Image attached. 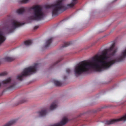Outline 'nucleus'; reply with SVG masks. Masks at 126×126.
Returning a JSON list of instances; mask_svg holds the SVG:
<instances>
[{
	"instance_id": "obj_1",
	"label": "nucleus",
	"mask_w": 126,
	"mask_h": 126,
	"mask_svg": "<svg viewBox=\"0 0 126 126\" xmlns=\"http://www.w3.org/2000/svg\"><path fill=\"white\" fill-rule=\"evenodd\" d=\"M115 46V43H113L110 48L104 50L100 56L96 55L93 57L92 61H84L80 63L75 67L74 72L75 75L77 76H79L91 69L100 72L104 69L109 68L116 62L123 61L126 56V49L115 59L108 60L110 56L113 55L116 51Z\"/></svg>"
},
{
	"instance_id": "obj_2",
	"label": "nucleus",
	"mask_w": 126,
	"mask_h": 126,
	"mask_svg": "<svg viewBox=\"0 0 126 126\" xmlns=\"http://www.w3.org/2000/svg\"><path fill=\"white\" fill-rule=\"evenodd\" d=\"M62 2V0H58L54 4L46 6V8H51L52 16H57L59 14L60 12L63 11L66 9Z\"/></svg>"
},
{
	"instance_id": "obj_3",
	"label": "nucleus",
	"mask_w": 126,
	"mask_h": 126,
	"mask_svg": "<svg viewBox=\"0 0 126 126\" xmlns=\"http://www.w3.org/2000/svg\"><path fill=\"white\" fill-rule=\"evenodd\" d=\"M33 10L32 15L29 17L30 19L39 21L43 19L45 15L42 8L39 5H36L31 8Z\"/></svg>"
},
{
	"instance_id": "obj_4",
	"label": "nucleus",
	"mask_w": 126,
	"mask_h": 126,
	"mask_svg": "<svg viewBox=\"0 0 126 126\" xmlns=\"http://www.w3.org/2000/svg\"><path fill=\"white\" fill-rule=\"evenodd\" d=\"M38 63H36L33 66L25 68L23 70L21 75L17 76V79L21 81L24 77L28 76L32 73H35L38 67Z\"/></svg>"
},
{
	"instance_id": "obj_5",
	"label": "nucleus",
	"mask_w": 126,
	"mask_h": 126,
	"mask_svg": "<svg viewBox=\"0 0 126 126\" xmlns=\"http://www.w3.org/2000/svg\"><path fill=\"white\" fill-rule=\"evenodd\" d=\"M24 23H21L14 19L11 20V26L9 27L8 29L10 33L13 32L17 28L23 25Z\"/></svg>"
},
{
	"instance_id": "obj_6",
	"label": "nucleus",
	"mask_w": 126,
	"mask_h": 126,
	"mask_svg": "<svg viewBox=\"0 0 126 126\" xmlns=\"http://www.w3.org/2000/svg\"><path fill=\"white\" fill-rule=\"evenodd\" d=\"M2 83L4 84L8 85V86L7 87V89L8 90H11L14 89L16 85V83L15 82L12 83L10 78H9L3 80Z\"/></svg>"
},
{
	"instance_id": "obj_7",
	"label": "nucleus",
	"mask_w": 126,
	"mask_h": 126,
	"mask_svg": "<svg viewBox=\"0 0 126 126\" xmlns=\"http://www.w3.org/2000/svg\"><path fill=\"white\" fill-rule=\"evenodd\" d=\"M126 121V114L122 117L118 119H113L111 120H108L105 123V125H108L114 124L117 122L121 121Z\"/></svg>"
},
{
	"instance_id": "obj_8",
	"label": "nucleus",
	"mask_w": 126,
	"mask_h": 126,
	"mask_svg": "<svg viewBox=\"0 0 126 126\" xmlns=\"http://www.w3.org/2000/svg\"><path fill=\"white\" fill-rule=\"evenodd\" d=\"M68 121V119L66 118H64L61 122L59 123L55 124L50 126H63L65 125Z\"/></svg>"
},
{
	"instance_id": "obj_9",
	"label": "nucleus",
	"mask_w": 126,
	"mask_h": 126,
	"mask_svg": "<svg viewBox=\"0 0 126 126\" xmlns=\"http://www.w3.org/2000/svg\"><path fill=\"white\" fill-rule=\"evenodd\" d=\"M6 37L2 32L0 31V45L6 40Z\"/></svg>"
},
{
	"instance_id": "obj_10",
	"label": "nucleus",
	"mask_w": 126,
	"mask_h": 126,
	"mask_svg": "<svg viewBox=\"0 0 126 126\" xmlns=\"http://www.w3.org/2000/svg\"><path fill=\"white\" fill-rule=\"evenodd\" d=\"M53 39V37H51L47 40L46 42V45L45 46V48L48 47L52 42Z\"/></svg>"
},
{
	"instance_id": "obj_11",
	"label": "nucleus",
	"mask_w": 126,
	"mask_h": 126,
	"mask_svg": "<svg viewBox=\"0 0 126 126\" xmlns=\"http://www.w3.org/2000/svg\"><path fill=\"white\" fill-rule=\"evenodd\" d=\"M47 112V110L46 109H43L41 111L38 112V113L40 116H43L46 115Z\"/></svg>"
},
{
	"instance_id": "obj_12",
	"label": "nucleus",
	"mask_w": 126,
	"mask_h": 126,
	"mask_svg": "<svg viewBox=\"0 0 126 126\" xmlns=\"http://www.w3.org/2000/svg\"><path fill=\"white\" fill-rule=\"evenodd\" d=\"M57 102L55 101L53 102L51 105L50 107V110H52L57 107Z\"/></svg>"
},
{
	"instance_id": "obj_13",
	"label": "nucleus",
	"mask_w": 126,
	"mask_h": 126,
	"mask_svg": "<svg viewBox=\"0 0 126 126\" xmlns=\"http://www.w3.org/2000/svg\"><path fill=\"white\" fill-rule=\"evenodd\" d=\"M3 59L5 61L10 62L14 61L15 58L13 57H6L4 58Z\"/></svg>"
},
{
	"instance_id": "obj_14",
	"label": "nucleus",
	"mask_w": 126,
	"mask_h": 126,
	"mask_svg": "<svg viewBox=\"0 0 126 126\" xmlns=\"http://www.w3.org/2000/svg\"><path fill=\"white\" fill-rule=\"evenodd\" d=\"M77 0H72L73 2L70 4H68L67 6L68 8L73 7L77 3Z\"/></svg>"
},
{
	"instance_id": "obj_15",
	"label": "nucleus",
	"mask_w": 126,
	"mask_h": 126,
	"mask_svg": "<svg viewBox=\"0 0 126 126\" xmlns=\"http://www.w3.org/2000/svg\"><path fill=\"white\" fill-rule=\"evenodd\" d=\"M25 11V8H20L16 11L17 13L18 14H21L24 13Z\"/></svg>"
},
{
	"instance_id": "obj_16",
	"label": "nucleus",
	"mask_w": 126,
	"mask_h": 126,
	"mask_svg": "<svg viewBox=\"0 0 126 126\" xmlns=\"http://www.w3.org/2000/svg\"><path fill=\"white\" fill-rule=\"evenodd\" d=\"M32 43V42L31 40H29L25 41L24 44L26 46H28L31 45Z\"/></svg>"
},
{
	"instance_id": "obj_17",
	"label": "nucleus",
	"mask_w": 126,
	"mask_h": 126,
	"mask_svg": "<svg viewBox=\"0 0 126 126\" xmlns=\"http://www.w3.org/2000/svg\"><path fill=\"white\" fill-rule=\"evenodd\" d=\"M54 82L56 86H60L62 85V83L58 81L54 80Z\"/></svg>"
},
{
	"instance_id": "obj_18",
	"label": "nucleus",
	"mask_w": 126,
	"mask_h": 126,
	"mask_svg": "<svg viewBox=\"0 0 126 126\" xmlns=\"http://www.w3.org/2000/svg\"><path fill=\"white\" fill-rule=\"evenodd\" d=\"M71 44V42H65L63 45L62 46V47H66L69 45Z\"/></svg>"
},
{
	"instance_id": "obj_19",
	"label": "nucleus",
	"mask_w": 126,
	"mask_h": 126,
	"mask_svg": "<svg viewBox=\"0 0 126 126\" xmlns=\"http://www.w3.org/2000/svg\"><path fill=\"white\" fill-rule=\"evenodd\" d=\"M29 0H19V2L21 4H25L28 3Z\"/></svg>"
},
{
	"instance_id": "obj_20",
	"label": "nucleus",
	"mask_w": 126,
	"mask_h": 126,
	"mask_svg": "<svg viewBox=\"0 0 126 126\" xmlns=\"http://www.w3.org/2000/svg\"><path fill=\"white\" fill-rule=\"evenodd\" d=\"M27 101V100L25 98L21 100L18 104H22L25 102Z\"/></svg>"
},
{
	"instance_id": "obj_21",
	"label": "nucleus",
	"mask_w": 126,
	"mask_h": 126,
	"mask_svg": "<svg viewBox=\"0 0 126 126\" xmlns=\"http://www.w3.org/2000/svg\"><path fill=\"white\" fill-rule=\"evenodd\" d=\"M7 74L6 72H4L0 73V77H2L6 75Z\"/></svg>"
},
{
	"instance_id": "obj_22",
	"label": "nucleus",
	"mask_w": 126,
	"mask_h": 126,
	"mask_svg": "<svg viewBox=\"0 0 126 126\" xmlns=\"http://www.w3.org/2000/svg\"><path fill=\"white\" fill-rule=\"evenodd\" d=\"M66 72L68 74H69L71 72V70L69 68H67L66 70Z\"/></svg>"
},
{
	"instance_id": "obj_23",
	"label": "nucleus",
	"mask_w": 126,
	"mask_h": 126,
	"mask_svg": "<svg viewBox=\"0 0 126 126\" xmlns=\"http://www.w3.org/2000/svg\"><path fill=\"white\" fill-rule=\"evenodd\" d=\"M38 28V26H35L34 27V30H35L37 29Z\"/></svg>"
},
{
	"instance_id": "obj_24",
	"label": "nucleus",
	"mask_w": 126,
	"mask_h": 126,
	"mask_svg": "<svg viewBox=\"0 0 126 126\" xmlns=\"http://www.w3.org/2000/svg\"><path fill=\"white\" fill-rule=\"evenodd\" d=\"M62 60V59H61V60H59L57 62H56L55 63H54V64L53 65H55V64H56L57 63H59V62H60V61H61Z\"/></svg>"
},
{
	"instance_id": "obj_25",
	"label": "nucleus",
	"mask_w": 126,
	"mask_h": 126,
	"mask_svg": "<svg viewBox=\"0 0 126 126\" xmlns=\"http://www.w3.org/2000/svg\"><path fill=\"white\" fill-rule=\"evenodd\" d=\"M66 78V76H65L64 77V79H65Z\"/></svg>"
},
{
	"instance_id": "obj_26",
	"label": "nucleus",
	"mask_w": 126,
	"mask_h": 126,
	"mask_svg": "<svg viewBox=\"0 0 126 126\" xmlns=\"http://www.w3.org/2000/svg\"><path fill=\"white\" fill-rule=\"evenodd\" d=\"M1 86V83H0V87Z\"/></svg>"
},
{
	"instance_id": "obj_27",
	"label": "nucleus",
	"mask_w": 126,
	"mask_h": 126,
	"mask_svg": "<svg viewBox=\"0 0 126 126\" xmlns=\"http://www.w3.org/2000/svg\"><path fill=\"white\" fill-rule=\"evenodd\" d=\"M0 63H1V62H0Z\"/></svg>"
}]
</instances>
